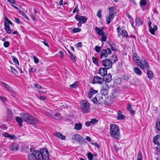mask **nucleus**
Listing matches in <instances>:
<instances>
[{"label": "nucleus", "mask_w": 160, "mask_h": 160, "mask_svg": "<svg viewBox=\"0 0 160 160\" xmlns=\"http://www.w3.org/2000/svg\"><path fill=\"white\" fill-rule=\"evenodd\" d=\"M12 58L13 59V62L15 63V64L17 65H19V63L18 60L14 56H12Z\"/></svg>", "instance_id": "34"}, {"label": "nucleus", "mask_w": 160, "mask_h": 160, "mask_svg": "<svg viewBox=\"0 0 160 160\" xmlns=\"http://www.w3.org/2000/svg\"><path fill=\"white\" fill-rule=\"evenodd\" d=\"M78 82H76L70 85V87L73 88H75L77 86H78Z\"/></svg>", "instance_id": "48"}, {"label": "nucleus", "mask_w": 160, "mask_h": 160, "mask_svg": "<svg viewBox=\"0 0 160 160\" xmlns=\"http://www.w3.org/2000/svg\"><path fill=\"white\" fill-rule=\"evenodd\" d=\"M39 98L41 100H44L46 99V98L45 96H42L39 97Z\"/></svg>", "instance_id": "64"}, {"label": "nucleus", "mask_w": 160, "mask_h": 160, "mask_svg": "<svg viewBox=\"0 0 160 160\" xmlns=\"http://www.w3.org/2000/svg\"><path fill=\"white\" fill-rule=\"evenodd\" d=\"M10 69L11 72L13 74L16 75L18 73V72L17 70L12 66H11L10 67Z\"/></svg>", "instance_id": "33"}, {"label": "nucleus", "mask_w": 160, "mask_h": 160, "mask_svg": "<svg viewBox=\"0 0 160 160\" xmlns=\"http://www.w3.org/2000/svg\"><path fill=\"white\" fill-rule=\"evenodd\" d=\"M147 75L148 78L150 80L152 79L153 75L152 72L150 70H149L147 72Z\"/></svg>", "instance_id": "30"}, {"label": "nucleus", "mask_w": 160, "mask_h": 160, "mask_svg": "<svg viewBox=\"0 0 160 160\" xmlns=\"http://www.w3.org/2000/svg\"><path fill=\"white\" fill-rule=\"evenodd\" d=\"M107 68H101L99 70V74L102 76H104L107 74Z\"/></svg>", "instance_id": "15"}, {"label": "nucleus", "mask_w": 160, "mask_h": 160, "mask_svg": "<svg viewBox=\"0 0 160 160\" xmlns=\"http://www.w3.org/2000/svg\"><path fill=\"white\" fill-rule=\"evenodd\" d=\"M98 92V91L94 90L92 88H91L88 94V98H91L94 94L97 93Z\"/></svg>", "instance_id": "14"}, {"label": "nucleus", "mask_w": 160, "mask_h": 160, "mask_svg": "<svg viewBox=\"0 0 160 160\" xmlns=\"http://www.w3.org/2000/svg\"><path fill=\"white\" fill-rule=\"evenodd\" d=\"M78 5H77L76 6L75 8L73 9V10L72 11V12L73 13H75L76 12H77V13H78V12H79V9H78Z\"/></svg>", "instance_id": "45"}, {"label": "nucleus", "mask_w": 160, "mask_h": 160, "mask_svg": "<svg viewBox=\"0 0 160 160\" xmlns=\"http://www.w3.org/2000/svg\"><path fill=\"white\" fill-rule=\"evenodd\" d=\"M114 8L112 7H110L109 8V11H110V12H109V14H111V13H112V14H115V13H114Z\"/></svg>", "instance_id": "56"}, {"label": "nucleus", "mask_w": 160, "mask_h": 160, "mask_svg": "<svg viewBox=\"0 0 160 160\" xmlns=\"http://www.w3.org/2000/svg\"><path fill=\"white\" fill-rule=\"evenodd\" d=\"M112 53V51L110 48H108L106 50L103 49L101 52L100 54V58H106L108 55Z\"/></svg>", "instance_id": "8"}, {"label": "nucleus", "mask_w": 160, "mask_h": 160, "mask_svg": "<svg viewBox=\"0 0 160 160\" xmlns=\"http://www.w3.org/2000/svg\"><path fill=\"white\" fill-rule=\"evenodd\" d=\"M117 30L119 37H120V35H121L122 37L127 38L128 37V32L124 29L121 28L120 26L117 28Z\"/></svg>", "instance_id": "11"}, {"label": "nucleus", "mask_w": 160, "mask_h": 160, "mask_svg": "<svg viewBox=\"0 0 160 160\" xmlns=\"http://www.w3.org/2000/svg\"><path fill=\"white\" fill-rule=\"evenodd\" d=\"M114 14L111 13L109 14L108 16V20H107V23L109 24L113 20Z\"/></svg>", "instance_id": "19"}, {"label": "nucleus", "mask_w": 160, "mask_h": 160, "mask_svg": "<svg viewBox=\"0 0 160 160\" xmlns=\"http://www.w3.org/2000/svg\"><path fill=\"white\" fill-rule=\"evenodd\" d=\"M16 120L18 122L20 127H22V118H21L20 117H18L16 118Z\"/></svg>", "instance_id": "29"}, {"label": "nucleus", "mask_w": 160, "mask_h": 160, "mask_svg": "<svg viewBox=\"0 0 160 160\" xmlns=\"http://www.w3.org/2000/svg\"><path fill=\"white\" fill-rule=\"evenodd\" d=\"M31 153L28 155V160H48L49 153L46 149H41L39 152L36 150L32 148H30Z\"/></svg>", "instance_id": "1"}, {"label": "nucleus", "mask_w": 160, "mask_h": 160, "mask_svg": "<svg viewBox=\"0 0 160 160\" xmlns=\"http://www.w3.org/2000/svg\"><path fill=\"white\" fill-rule=\"evenodd\" d=\"M135 23L136 26H138L143 24V21L139 18H137L135 19Z\"/></svg>", "instance_id": "23"}, {"label": "nucleus", "mask_w": 160, "mask_h": 160, "mask_svg": "<svg viewBox=\"0 0 160 160\" xmlns=\"http://www.w3.org/2000/svg\"><path fill=\"white\" fill-rule=\"evenodd\" d=\"M110 134L115 139L119 140L120 138L119 128L118 126L111 124L110 126Z\"/></svg>", "instance_id": "4"}, {"label": "nucleus", "mask_w": 160, "mask_h": 160, "mask_svg": "<svg viewBox=\"0 0 160 160\" xmlns=\"http://www.w3.org/2000/svg\"><path fill=\"white\" fill-rule=\"evenodd\" d=\"M75 18L76 20L79 22L77 24V25L79 27H81L82 24L85 23L87 20L86 17L78 15L75 16Z\"/></svg>", "instance_id": "7"}, {"label": "nucleus", "mask_w": 160, "mask_h": 160, "mask_svg": "<svg viewBox=\"0 0 160 160\" xmlns=\"http://www.w3.org/2000/svg\"><path fill=\"white\" fill-rule=\"evenodd\" d=\"M142 156L140 152H138L137 156V160H142Z\"/></svg>", "instance_id": "39"}, {"label": "nucleus", "mask_w": 160, "mask_h": 160, "mask_svg": "<svg viewBox=\"0 0 160 160\" xmlns=\"http://www.w3.org/2000/svg\"><path fill=\"white\" fill-rule=\"evenodd\" d=\"M100 92L102 95L105 96L108 94V90L102 88Z\"/></svg>", "instance_id": "37"}, {"label": "nucleus", "mask_w": 160, "mask_h": 160, "mask_svg": "<svg viewBox=\"0 0 160 160\" xmlns=\"http://www.w3.org/2000/svg\"><path fill=\"white\" fill-rule=\"evenodd\" d=\"M140 4L141 6H145L146 4V1L145 0H141Z\"/></svg>", "instance_id": "43"}, {"label": "nucleus", "mask_w": 160, "mask_h": 160, "mask_svg": "<svg viewBox=\"0 0 160 160\" xmlns=\"http://www.w3.org/2000/svg\"><path fill=\"white\" fill-rule=\"evenodd\" d=\"M81 29L79 28H75L73 29V32L74 33H77L81 31Z\"/></svg>", "instance_id": "53"}, {"label": "nucleus", "mask_w": 160, "mask_h": 160, "mask_svg": "<svg viewBox=\"0 0 160 160\" xmlns=\"http://www.w3.org/2000/svg\"><path fill=\"white\" fill-rule=\"evenodd\" d=\"M92 60L93 62L95 64L98 65V59L94 57H92Z\"/></svg>", "instance_id": "41"}, {"label": "nucleus", "mask_w": 160, "mask_h": 160, "mask_svg": "<svg viewBox=\"0 0 160 160\" xmlns=\"http://www.w3.org/2000/svg\"><path fill=\"white\" fill-rule=\"evenodd\" d=\"M59 54L60 55V58H63V52L62 51L59 52Z\"/></svg>", "instance_id": "63"}, {"label": "nucleus", "mask_w": 160, "mask_h": 160, "mask_svg": "<svg viewBox=\"0 0 160 160\" xmlns=\"http://www.w3.org/2000/svg\"><path fill=\"white\" fill-rule=\"evenodd\" d=\"M102 49V48L101 47H99L98 46H96L95 48V49L97 53H99L100 52L101 50Z\"/></svg>", "instance_id": "42"}, {"label": "nucleus", "mask_w": 160, "mask_h": 160, "mask_svg": "<svg viewBox=\"0 0 160 160\" xmlns=\"http://www.w3.org/2000/svg\"><path fill=\"white\" fill-rule=\"evenodd\" d=\"M72 139V141L76 142L80 145L82 144L85 145L87 143V142L84 140L83 137L79 134H75L73 135Z\"/></svg>", "instance_id": "5"}, {"label": "nucleus", "mask_w": 160, "mask_h": 160, "mask_svg": "<svg viewBox=\"0 0 160 160\" xmlns=\"http://www.w3.org/2000/svg\"><path fill=\"white\" fill-rule=\"evenodd\" d=\"M132 58L133 62L137 64L138 66L142 69L147 70L149 69V65L144 58L142 57L141 60H140L138 55L136 53H134L133 54Z\"/></svg>", "instance_id": "2"}, {"label": "nucleus", "mask_w": 160, "mask_h": 160, "mask_svg": "<svg viewBox=\"0 0 160 160\" xmlns=\"http://www.w3.org/2000/svg\"><path fill=\"white\" fill-rule=\"evenodd\" d=\"M49 111H50V112L49 111H48L46 112V114L48 117L52 118L53 117L52 116H53V113L51 111V110H49Z\"/></svg>", "instance_id": "38"}, {"label": "nucleus", "mask_w": 160, "mask_h": 160, "mask_svg": "<svg viewBox=\"0 0 160 160\" xmlns=\"http://www.w3.org/2000/svg\"><path fill=\"white\" fill-rule=\"evenodd\" d=\"M127 109L129 111H130L131 110H132V107H131V105L128 104V106L127 108Z\"/></svg>", "instance_id": "62"}, {"label": "nucleus", "mask_w": 160, "mask_h": 160, "mask_svg": "<svg viewBox=\"0 0 160 160\" xmlns=\"http://www.w3.org/2000/svg\"><path fill=\"white\" fill-rule=\"evenodd\" d=\"M101 11L100 10H98L97 12V16L99 18H102V15L101 14Z\"/></svg>", "instance_id": "54"}, {"label": "nucleus", "mask_w": 160, "mask_h": 160, "mask_svg": "<svg viewBox=\"0 0 160 160\" xmlns=\"http://www.w3.org/2000/svg\"><path fill=\"white\" fill-rule=\"evenodd\" d=\"M102 88L108 90L109 89V86L106 83H104L102 86Z\"/></svg>", "instance_id": "36"}, {"label": "nucleus", "mask_w": 160, "mask_h": 160, "mask_svg": "<svg viewBox=\"0 0 160 160\" xmlns=\"http://www.w3.org/2000/svg\"><path fill=\"white\" fill-rule=\"evenodd\" d=\"M95 31L96 32V33L97 34L100 35L101 32H102V30H101V29L98 27H96L95 28Z\"/></svg>", "instance_id": "32"}, {"label": "nucleus", "mask_w": 160, "mask_h": 160, "mask_svg": "<svg viewBox=\"0 0 160 160\" xmlns=\"http://www.w3.org/2000/svg\"><path fill=\"white\" fill-rule=\"evenodd\" d=\"M100 35L101 36V40L103 41H105L107 38V36L104 32H101ZM100 39L101 40L100 38Z\"/></svg>", "instance_id": "25"}, {"label": "nucleus", "mask_w": 160, "mask_h": 160, "mask_svg": "<svg viewBox=\"0 0 160 160\" xmlns=\"http://www.w3.org/2000/svg\"><path fill=\"white\" fill-rule=\"evenodd\" d=\"M109 45L110 48L112 49L113 51H117V49L116 47L115 44L112 42H110Z\"/></svg>", "instance_id": "27"}, {"label": "nucleus", "mask_w": 160, "mask_h": 160, "mask_svg": "<svg viewBox=\"0 0 160 160\" xmlns=\"http://www.w3.org/2000/svg\"><path fill=\"white\" fill-rule=\"evenodd\" d=\"M20 116L22 119L29 124L34 125L38 124V122L36 118L27 113H21Z\"/></svg>", "instance_id": "3"}, {"label": "nucleus", "mask_w": 160, "mask_h": 160, "mask_svg": "<svg viewBox=\"0 0 160 160\" xmlns=\"http://www.w3.org/2000/svg\"><path fill=\"white\" fill-rule=\"evenodd\" d=\"M5 21L4 22H6V23H8V25H9V24H10V25L12 24V22L7 17H5Z\"/></svg>", "instance_id": "44"}, {"label": "nucleus", "mask_w": 160, "mask_h": 160, "mask_svg": "<svg viewBox=\"0 0 160 160\" xmlns=\"http://www.w3.org/2000/svg\"><path fill=\"white\" fill-rule=\"evenodd\" d=\"M158 29V27L157 25H155L154 26L153 28H152V27L151 28V30L150 29V28H148L150 32L153 35L155 34V32Z\"/></svg>", "instance_id": "22"}, {"label": "nucleus", "mask_w": 160, "mask_h": 160, "mask_svg": "<svg viewBox=\"0 0 160 160\" xmlns=\"http://www.w3.org/2000/svg\"><path fill=\"white\" fill-rule=\"evenodd\" d=\"M82 125L81 123H76L75 128L77 130H79L82 128Z\"/></svg>", "instance_id": "31"}, {"label": "nucleus", "mask_w": 160, "mask_h": 160, "mask_svg": "<svg viewBox=\"0 0 160 160\" xmlns=\"http://www.w3.org/2000/svg\"><path fill=\"white\" fill-rule=\"evenodd\" d=\"M18 149V145L12 144L10 147V149L12 151H17Z\"/></svg>", "instance_id": "21"}, {"label": "nucleus", "mask_w": 160, "mask_h": 160, "mask_svg": "<svg viewBox=\"0 0 160 160\" xmlns=\"http://www.w3.org/2000/svg\"><path fill=\"white\" fill-rule=\"evenodd\" d=\"M91 144L92 145H94L95 146L98 148L99 147V145L97 143H91Z\"/></svg>", "instance_id": "60"}, {"label": "nucleus", "mask_w": 160, "mask_h": 160, "mask_svg": "<svg viewBox=\"0 0 160 160\" xmlns=\"http://www.w3.org/2000/svg\"><path fill=\"white\" fill-rule=\"evenodd\" d=\"M33 58L34 59V62L35 63H38L39 60L37 57L35 56H33Z\"/></svg>", "instance_id": "57"}, {"label": "nucleus", "mask_w": 160, "mask_h": 160, "mask_svg": "<svg viewBox=\"0 0 160 160\" xmlns=\"http://www.w3.org/2000/svg\"><path fill=\"white\" fill-rule=\"evenodd\" d=\"M4 25L5 26V30L7 33L9 34L11 33V31L9 25H8L6 22H4Z\"/></svg>", "instance_id": "16"}, {"label": "nucleus", "mask_w": 160, "mask_h": 160, "mask_svg": "<svg viewBox=\"0 0 160 160\" xmlns=\"http://www.w3.org/2000/svg\"><path fill=\"white\" fill-rule=\"evenodd\" d=\"M153 142L156 144H158L157 147L156 152L160 154V135H156L153 139Z\"/></svg>", "instance_id": "9"}, {"label": "nucleus", "mask_w": 160, "mask_h": 160, "mask_svg": "<svg viewBox=\"0 0 160 160\" xmlns=\"http://www.w3.org/2000/svg\"><path fill=\"white\" fill-rule=\"evenodd\" d=\"M36 71V69L35 68H30L29 70L28 71L29 73H33L35 72Z\"/></svg>", "instance_id": "46"}, {"label": "nucleus", "mask_w": 160, "mask_h": 160, "mask_svg": "<svg viewBox=\"0 0 160 160\" xmlns=\"http://www.w3.org/2000/svg\"><path fill=\"white\" fill-rule=\"evenodd\" d=\"M104 80V79L102 78L96 76L94 77L92 83L93 84L97 83L101 85L103 83Z\"/></svg>", "instance_id": "13"}, {"label": "nucleus", "mask_w": 160, "mask_h": 160, "mask_svg": "<svg viewBox=\"0 0 160 160\" xmlns=\"http://www.w3.org/2000/svg\"><path fill=\"white\" fill-rule=\"evenodd\" d=\"M117 118L118 120H123L125 119V117L122 114L121 111H118V113Z\"/></svg>", "instance_id": "24"}, {"label": "nucleus", "mask_w": 160, "mask_h": 160, "mask_svg": "<svg viewBox=\"0 0 160 160\" xmlns=\"http://www.w3.org/2000/svg\"><path fill=\"white\" fill-rule=\"evenodd\" d=\"M98 122V120L96 119H92L90 121L91 123L93 124H94L95 123Z\"/></svg>", "instance_id": "51"}, {"label": "nucleus", "mask_w": 160, "mask_h": 160, "mask_svg": "<svg viewBox=\"0 0 160 160\" xmlns=\"http://www.w3.org/2000/svg\"><path fill=\"white\" fill-rule=\"evenodd\" d=\"M87 157L89 160H92L93 158V156L91 152H89L87 154Z\"/></svg>", "instance_id": "40"}, {"label": "nucleus", "mask_w": 160, "mask_h": 160, "mask_svg": "<svg viewBox=\"0 0 160 160\" xmlns=\"http://www.w3.org/2000/svg\"><path fill=\"white\" fill-rule=\"evenodd\" d=\"M81 110L82 113H87L90 111L89 104L87 101L83 100L81 103Z\"/></svg>", "instance_id": "6"}, {"label": "nucleus", "mask_w": 160, "mask_h": 160, "mask_svg": "<svg viewBox=\"0 0 160 160\" xmlns=\"http://www.w3.org/2000/svg\"><path fill=\"white\" fill-rule=\"evenodd\" d=\"M134 72L137 75L139 76L141 75L142 74V72L140 69L137 67H135L134 68Z\"/></svg>", "instance_id": "28"}, {"label": "nucleus", "mask_w": 160, "mask_h": 160, "mask_svg": "<svg viewBox=\"0 0 160 160\" xmlns=\"http://www.w3.org/2000/svg\"><path fill=\"white\" fill-rule=\"evenodd\" d=\"M92 101L94 103L102 104L104 102V100L101 95L98 94L93 98Z\"/></svg>", "instance_id": "10"}, {"label": "nucleus", "mask_w": 160, "mask_h": 160, "mask_svg": "<svg viewBox=\"0 0 160 160\" xmlns=\"http://www.w3.org/2000/svg\"><path fill=\"white\" fill-rule=\"evenodd\" d=\"M82 46V43L81 42H78L77 45V48H81Z\"/></svg>", "instance_id": "61"}, {"label": "nucleus", "mask_w": 160, "mask_h": 160, "mask_svg": "<svg viewBox=\"0 0 160 160\" xmlns=\"http://www.w3.org/2000/svg\"><path fill=\"white\" fill-rule=\"evenodd\" d=\"M21 14L23 16V17L26 18V19L29 20L28 18V16L26 15V14L23 12L22 11H21V12H20Z\"/></svg>", "instance_id": "52"}, {"label": "nucleus", "mask_w": 160, "mask_h": 160, "mask_svg": "<svg viewBox=\"0 0 160 160\" xmlns=\"http://www.w3.org/2000/svg\"><path fill=\"white\" fill-rule=\"evenodd\" d=\"M52 116L53 117L52 118L55 119H58V118L60 117V114L59 113H54L53 112Z\"/></svg>", "instance_id": "35"}, {"label": "nucleus", "mask_w": 160, "mask_h": 160, "mask_svg": "<svg viewBox=\"0 0 160 160\" xmlns=\"http://www.w3.org/2000/svg\"><path fill=\"white\" fill-rule=\"evenodd\" d=\"M34 87L35 88H36L38 89H41L42 87L39 85L38 83H36L34 85Z\"/></svg>", "instance_id": "58"}, {"label": "nucleus", "mask_w": 160, "mask_h": 160, "mask_svg": "<svg viewBox=\"0 0 160 160\" xmlns=\"http://www.w3.org/2000/svg\"><path fill=\"white\" fill-rule=\"evenodd\" d=\"M123 78L125 80H128L129 79V77L127 75H125L123 76Z\"/></svg>", "instance_id": "59"}, {"label": "nucleus", "mask_w": 160, "mask_h": 160, "mask_svg": "<svg viewBox=\"0 0 160 160\" xmlns=\"http://www.w3.org/2000/svg\"><path fill=\"white\" fill-rule=\"evenodd\" d=\"M70 56L72 61L73 62H75L76 61L75 57L72 54H71Z\"/></svg>", "instance_id": "50"}, {"label": "nucleus", "mask_w": 160, "mask_h": 160, "mask_svg": "<svg viewBox=\"0 0 160 160\" xmlns=\"http://www.w3.org/2000/svg\"><path fill=\"white\" fill-rule=\"evenodd\" d=\"M3 45L5 48H8L9 46L10 43L6 41L4 43Z\"/></svg>", "instance_id": "55"}, {"label": "nucleus", "mask_w": 160, "mask_h": 160, "mask_svg": "<svg viewBox=\"0 0 160 160\" xmlns=\"http://www.w3.org/2000/svg\"><path fill=\"white\" fill-rule=\"evenodd\" d=\"M54 135L62 140H64L66 138L65 136H63L61 133L59 132H56L54 134Z\"/></svg>", "instance_id": "18"}, {"label": "nucleus", "mask_w": 160, "mask_h": 160, "mask_svg": "<svg viewBox=\"0 0 160 160\" xmlns=\"http://www.w3.org/2000/svg\"><path fill=\"white\" fill-rule=\"evenodd\" d=\"M113 63L115 62L118 60V58L115 56H112V58H111Z\"/></svg>", "instance_id": "49"}, {"label": "nucleus", "mask_w": 160, "mask_h": 160, "mask_svg": "<svg viewBox=\"0 0 160 160\" xmlns=\"http://www.w3.org/2000/svg\"><path fill=\"white\" fill-rule=\"evenodd\" d=\"M157 129L160 131V120L157 122L156 124Z\"/></svg>", "instance_id": "47"}, {"label": "nucleus", "mask_w": 160, "mask_h": 160, "mask_svg": "<svg viewBox=\"0 0 160 160\" xmlns=\"http://www.w3.org/2000/svg\"><path fill=\"white\" fill-rule=\"evenodd\" d=\"M102 64L104 67L108 69L111 68L112 65V62L109 59L103 60L102 61Z\"/></svg>", "instance_id": "12"}, {"label": "nucleus", "mask_w": 160, "mask_h": 160, "mask_svg": "<svg viewBox=\"0 0 160 160\" xmlns=\"http://www.w3.org/2000/svg\"><path fill=\"white\" fill-rule=\"evenodd\" d=\"M104 76V78L103 79L104 80L105 79V81L106 82H109L111 81L112 78L111 74H106Z\"/></svg>", "instance_id": "17"}, {"label": "nucleus", "mask_w": 160, "mask_h": 160, "mask_svg": "<svg viewBox=\"0 0 160 160\" xmlns=\"http://www.w3.org/2000/svg\"><path fill=\"white\" fill-rule=\"evenodd\" d=\"M2 85L6 88L11 93L13 92V90L7 84L4 82H2Z\"/></svg>", "instance_id": "26"}, {"label": "nucleus", "mask_w": 160, "mask_h": 160, "mask_svg": "<svg viewBox=\"0 0 160 160\" xmlns=\"http://www.w3.org/2000/svg\"><path fill=\"white\" fill-rule=\"evenodd\" d=\"M3 135L5 137L9 138L10 139H14L16 138V137L15 135L9 134L8 132L4 133Z\"/></svg>", "instance_id": "20"}]
</instances>
